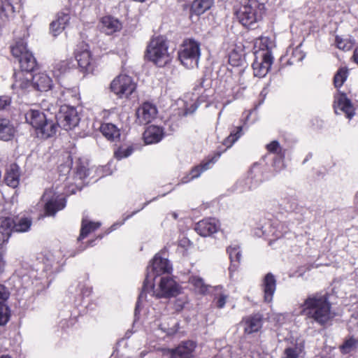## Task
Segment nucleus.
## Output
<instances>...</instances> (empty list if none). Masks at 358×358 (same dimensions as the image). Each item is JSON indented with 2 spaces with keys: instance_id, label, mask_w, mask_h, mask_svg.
Segmentation results:
<instances>
[{
  "instance_id": "obj_1",
  "label": "nucleus",
  "mask_w": 358,
  "mask_h": 358,
  "mask_svg": "<svg viewBox=\"0 0 358 358\" xmlns=\"http://www.w3.org/2000/svg\"><path fill=\"white\" fill-rule=\"evenodd\" d=\"M64 255L61 251L45 252L39 258L41 268H33L24 264L15 271V275L20 285L33 292L38 293L48 286V278L58 273L64 264Z\"/></svg>"
},
{
  "instance_id": "obj_2",
  "label": "nucleus",
  "mask_w": 358,
  "mask_h": 358,
  "mask_svg": "<svg viewBox=\"0 0 358 358\" xmlns=\"http://www.w3.org/2000/svg\"><path fill=\"white\" fill-rule=\"evenodd\" d=\"M301 314L306 316L320 326H325L335 316L326 294L316 293L309 295L300 306Z\"/></svg>"
},
{
  "instance_id": "obj_3",
  "label": "nucleus",
  "mask_w": 358,
  "mask_h": 358,
  "mask_svg": "<svg viewBox=\"0 0 358 358\" xmlns=\"http://www.w3.org/2000/svg\"><path fill=\"white\" fill-rule=\"evenodd\" d=\"M181 287L175 281V280L169 276L161 277L158 285L155 288L154 281L152 286L150 288L145 289V282H143L142 290L139 294L138 301L136 303L135 311L136 312L140 308V304L143 301L147 300L148 295L151 297L155 296L157 299L165 298L169 299L175 297L180 293Z\"/></svg>"
},
{
  "instance_id": "obj_4",
  "label": "nucleus",
  "mask_w": 358,
  "mask_h": 358,
  "mask_svg": "<svg viewBox=\"0 0 358 358\" xmlns=\"http://www.w3.org/2000/svg\"><path fill=\"white\" fill-rule=\"evenodd\" d=\"M26 122L31 125L41 138H48L52 136L57 131V125L49 120L43 111L39 109L31 108L25 113Z\"/></svg>"
},
{
  "instance_id": "obj_5",
  "label": "nucleus",
  "mask_w": 358,
  "mask_h": 358,
  "mask_svg": "<svg viewBox=\"0 0 358 358\" xmlns=\"http://www.w3.org/2000/svg\"><path fill=\"white\" fill-rule=\"evenodd\" d=\"M148 59L159 67H163L172 60L171 54L169 52L167 41L163 36L153 38L147 46Z\"/></svg>"
},
{
  "instance_id": "obj_6",
  "label": "nucleus",
  "mask_w": 358,
  "mask_h": 358,
  "mask_svg": "<svg viewBox=\"0 0 358 358\" xmlns=\"http://www.w3.org/2000/svg\"><path fill=\"white\" fill-rule=\"evenodd\" d=\"M264 8V5L257 0H248L236 11V16L243 26L254 28L262 19Z\"/></svg>"
},
{
  "instance_id": "obj_7",
  "label": "nucleus",
  "mask_w": 358,
  "mask_h": 358,
  "mask_svg": "<svg viewBox=\"0 0 358 358\" xmlns=\"http://www.w3.org/2000/svg\"><path fill=\"white\" fill-rule=\"evenodd\" d=\"M200 55V43L192 38L185 40L178 51V59L187 69L197 67Z\"/></svg>"
},
{
  "instance_id": "obj_8",
  "label": "nucleus",
  "mask_w": 358,
  "mask_h": 358,
  "mask_svg": "<svg viewBox=\"0 0 358 358\" xmlns=\"http://www.w3.org/2000/svg\"><path fill=\"white\" fill-rule=\"evenodd\" d=\"M171 271L172 265L169 259L162 257L161 254H157L147 267V273L143 282L145 289L148 288V286L150 288L152 286V281H155L157 276L170 273Z\"/></svg>"
},
{
  "instance_id": "obj_9",
  "label": "nucleus",
  "mask_w": 358,
  "mask_h": 358,
  "mask_svg": "<svg viewBox=\"0 0 358 358\" xmlns=\"http://www.w3.org/2000/svg\"><path fill=\"white\" fill-rule=\"evenodd\" d=\"M264 180V167L259 163L252 165L244 178L237 182V188L240 192L253 190Z\"/></svg>"
},
{
  "instance_id": "obj_10",
  "label": "nucleus",
  "mask_w": 358,
  "mask_h": 358,
  "mask_svg": "<svg viewBox=\"0 0 358 358\" xmlns=\"http://www.w3.org/2000/svg\"><path fill=\"white\" fill-rule=\"evenodd\" d=\"M41 199L44 203V210L47 216H55L66 206L64 196L54 189H45Z\"/></svg>"
},
{
  "instance_id": "obj_11",
  "label": "nucleus",
  "mask_w": 358,
  "mask_h": 358,
  "mask_svg": "<svg viewBox=\"0 0 358 358\" xmlns=\"http://www.w3.org/2000/svg\"><path fill=\"white\" fill-rule=\"evenodd\" d=\"M136 87L131 77L126 74L119 75L110 83V90L120 98L129 96L135 90Z\"/></svg>"
},
{
  "instance_id": "obj_12",
  "label": "nucleus",
  "mask_w": 358,
  "mask_h": 358,
  "mask_svg": "<svg viewBox=\"0 0 358 358\" xmlns=\"http://www.w3.org/2000/svg\"><path fill=\"white\" fill-rule=\"evenodd\" d=\"M57 119L60 127L65 130H70L76 127L80 121L76 109L74 107L69 106L68 104L61 106Z\"/></svg>"
},
{
  "instance_id": "obj_13",
  "label": "nucleus",
  "mask_w": 358,
  "mask_h": 358,
  "mask_svg": "<svg viewBox=\"0 0 358 358\" xmlns=\"http://www.w3.org/2000/svg\"><path fill=\"white\" fill-rule=\"evenodd\" d=\"M196 343L191 341L182 342L173 349H162V355L169 358H194Z\"/></svg>"
},
{
  "instance_id": "obj_14",
  "label": "nucleus",
  "mask_w": 358,
  "mask_h": 358,
  "mask_svg": "<svg viewBox=\"0 0 358 358\" xmlns=\"http://www.w3.org/2000/svg\"><path fill=\"white\" fill-rule=\"evenodd\" d=\"M256 59L252 64L254 75L256 77L263 78L268 72L273 62L272 54L266 52L265 55L257 54Z\"/></svg>"
},
{
  "instance_id": "obj_15",
  "label": "nucleus",
  "mask_w": 358,
  "mask_h": 358,
  "mask_svg": "<svg viewBox=\"0 0 358 358\" xmlns=\"http://www.w3.org/2000/svg\"><path fill=\"white\" fill-rule=\"evenodd\" d=\"M14 82L12 89L19 95H22L33 87L32 74L23 71H16L14 75Z\"/></svg>"
},
{
  "instance_id": "obj_16",
  "label": "nucleus",
  "mask_w": 358,
  "mask_h": 358,
  "mask_svg": "<svg viewBox=\"0 0 358 358\" xmlns=\"http://www.w3.org/2000/svg\"><path fill=\"white\" fill-rule=\"evenodd\" d=\"M75 57L80 68L86 71H92V58L88 45H79L75 51Z\"/></svg>"
},
{
  "instance_id": "obj_17",
  "label": "nucleus",
  "mask_w": 358,
  "mask_h": 358,
  "mask_svg": "<svg viewBox=\"0 0 358 358\" xmlns=\"http://www.w3.org/2000/svg\"><path fill=\"white\" fill-rule=\"evenodd\" d=\"M157 115L156 106L150 102L143 103L136 111L137 121L141 124L151 122Z\"/></svg>"
},
{
  "instance_id": "obj_18",
  "label": "nucleus",
  "mask_w": 358,
  "mask_h": 358,
  "mask_svg": "<svg viewBox=\"0 0 358 358\" xmlns=\"http://www.w3.org/2000/svg\"><path fill=\"white\" fill-rule=\"evenodd\" d=\"M220 229V223L215 218H206L199 221L195 227L196 231L201 236H208L217 233Z\"/></svg>"
},
{
  "instance_id": "obj_19",
  "label": "nucleus",
  "mask_w": 358,
  "mask_h": 358,
  "mask_svg": "<svg viewBox=\"0 0 358 358\" xmlns=\"http://www.w3.org/2000/svg\"><path fill=\"white\" fill-rule=\"evenodd\" d=\"M220 157V153H217L211 159L206 162H201L199 165L194 166L189 172V175L181 178L178 185L187 183L194 178H199L203 171L210 169L218 160Z\"/></svg>"
},
{
  "instance_id": "obj_20",
  "label": "nucleus",
  "mask_w": 358,
  "mask_h": 358,
  "mask_svg": "<svg viewBox=\"0 0 358 358\" xmlns=\"http://www.w3.org/2000/svg\"><path fill=\"white\" fill-rule=\"evenodd\" d=\"M334 108L336 113H338V110H340L345 114L348 119H351L355 114V108L351 101L344 93H338L335 95Z\"/></svg>"
},
{
  "instance_id": "obj_21",
  "label": "nucleus",
  "mask_w": 358,
  "mask_h": 358,
  "mask_svg": "<svg viewBox=\"0 0 358 358\" xmlns=\"http://www.w3.org/2000/svg\"><path fill=\"white\" fill-rule=\"evenodd\" d=\"M262 286L264 292V301L266 303L271 302L276 289L275 276L271 273H267L263 279Z\"/></svg>"
},
{
  "instance_id": "obj_22",
  "label": "nucleus",
  "mask_w": 358,
  "mask_h": 358,
  "mask_svg": "<svg viewBox=\"0 0 358 358\" xmlns=\"http://www.w3.org/2000/svg\"><path fill=\"white\" fill-rule=\"evenodd\" d=\"M55 96L61 103H74L78 100V90L76 88L59 87L55 92Z\"/></svg>"
},
{
  "instance_id": "obj_23",
  "label": "nucleus",
  "mask_w": 358,
  "mask_h": 358,
  "mask_svg": "<svg viewBox=\"0 0 358 358\" xmlns=\"http://www.w3.org/2000/svg\"><path fill=\"white\" fill-rule=\"evenodd\" d=\"M33 87L40 92H47L52 87V80L45 73H38L32 75Z\"/></svg>"
},
{
  "instance_id": "obj_24",
  "label": "nucleus",
  "mask_w": 358,
  "mask_h": 358,
  "mask_svg": "<svg viewBox=\"0 0 358 358\" xmlns=\"http://www.w3.org/2000/svg\"><path fill=\"white\" fill-rule=\"evenodd\" d=\"M164 132L162 127L155 125L149 126L143 133V139L146 144L159 143L164 137Z\"/></svg>"
},
{
  "instance_id": "obj_25",
  "label": "nucleus",
  "mask_w": 358,
  "mask_h": 358,
  "mask_svg": "<svg viewBox=\"0 0 358 358\" xmlns=\"http://www.w3.org/2000/svg\"><path fill=\"white\" fill-rule=\"evenodd\" d=\"M122 28L121 22L112 16H104L101 20V29L106 34L110 35L119 31Z\"/></svg>"
},
{
  "instance_id": "obj_26",
  "label": "nucleus",
  "mask_w": 358,
  "mask_h": 358,
  "mask_svg": "<svg viewBox=\"0 0 358 358\" xmlns=\"http://www.w3.org/2000/svg\"><path fill=\"white\" fill-rule=\"evenodd\" d=\"M275 47V42L273 39L267 36H262L256 40L255 43V54L265 55L266 52L272 54L273 48Z\"/></svg>"
},
{
  "instance_id": "obj_27",
  "label": "nucleus",
  "mask_w": 358,
  "mask_h": 358,
  "mask_svg": "<svg viewBox=\"0 0 358 358\" xmlns=\"http://www.w3.org/2000/svg\"><path fill=\"white\" fill-rule=\"evenodd\" d=\"M15 128L8 119H0V139L8 141L11 140L15 134Z\"/></svg>"
},
{
  "instance_id": "obj_28",
  "label": "nucleus",
  "mask_w": 358,
  "mask_h": 358,
  "mask_svg": "<svg viewBox=\"0 0 358 358\" xmlns=\"http://www.w3.org/2000/svg\"><path fill=\"white\" fill-rule=\"evenodd\" d=\"M262 326V319L259 315L250 316L244 320V330L247 334L258 331Z\"/></svg>"
},
{
  "instance_id": "obj_29",
  "label": "nucleus",
  "mask_w": 358,
  "mask_h": 358,
  "mask_svg": "<svg viewBox=\"0 0 358 358\" xmlns=\"http://www.w3.org/2000/svg\"><path fill=\"white\" fill-rule=\"evenodd\" d=\"M227 252L229 255L231 265L229 270L236 269L237 264H239L241 259V250L240 245L236 243H231L227 248Z\"/></svg>"
},
{
  "instance_id": "obj_30",
  "label": "nucleus",
  "mask_w": 358,
  "mask_h": 358,
  "mask_svg": "<svg viewBox=\"0 0 358 358\" xmlns=\"http://www.w3.org/2000/svg\"><path fill=\"white\" fill-rule=\"evenodd\" d=\"M100 131L108 140L115 141L120 136V129L113 124L103 123L100 127Z\"/></svg>"
},
{
  "instance_id": "obj_31",
  "label": "nucleus",
  "mask_w": 358,
  "mask_h": 358,
  "mask_svg": "<svg viewBox=\"0 0 358 358\" xmlns=\"http://www.w3.org/2000/svg\"><path fill=\"white\" fill-rule=\"evenodd\" d=\"M20 66L19 71L31 73L36 65V62L32 53H25L23 57L18 59Z\"/></svg>"
},
{
  "instance_id": "obj_32",
  "label": "nucleus",
  "mask_w": 358,
  "mask_h": 358,
  "mask_svg": "<svg viewBox=\"0 0 358 358\" xmlns=\"http://www.w3.org/2000/svg\"><path fill=\"white\" fill-rule=\"evenodd\" d=\"M101 226V223L99 222H91L86 217H83L82 220L80 234L78 237V241H80L88 236L89 234L95 231Z\"/></svg>"
},
{
  "instance_id": "obj_33",
  "label": "nucleus",
  "mask_w": 358,
  "mask_h": 358,
  "mask_svg": "<svg viewBox=\"0 0 358 358\" xmlns=\"http://www.w3.org/2000/svg\"><path fill=\"white\" fill-rule=\"evenodd\" d=\"M13 220L6 217L0 222V245L8 241L11 233Z\"/></svg>"
},
{
  "instance_id": "obj_34",
  "label": "nucleus",
  "mask_w": 358,
  "mask_h": 358,
  "mask_svg": "<svg viewBox=\"0 0 358 358\" xmlns=\"http://www.w3.org/2000/svg\"><path fill=\"white\" fill-rule=\"evenodd\" d=\"M213 4V0H194L191 7V11L196 15H200L210 9Z\"/></svg>"
},
{
  "instance_id": "obj_35",
  "label": "nucleus",
  "mask_w": 358,
  "mask_h": 358,
  "mask_svg": "<svg viewBox=\"0 0 358 358\" xmlns=\"http://www.w3.org/2000/svg\"><path fill=\"white\" fill-rule=\"evenodd\" d=\"M20 181V173L17 167L11 166L5 176L4 182L6 185L15 188L18 186Z\"/></svg>"
},
{
  "instance_id": "obj_36",
  "label": "nucleus",
  "mask_w": 358,
  "mask_h": 358,
  "mask_svg": "<svg viewBox=\"0 0 358 358\" xmlns=\"http://www.w3.org/2000/svg\"><path fill=\"white\" fill-rule=\"evenodd\" d=\"M31 220L28 217H20L15 221L13 220L11 231L26 232L28 231L31 226Z\"/></svg>"
},
{
  "instance_id": "obj_37",
  "label": "nucleus",
  "mask_w": 358,
  "mask_h": 358,
  "mask_svg": "<svg viewBox=\"0 0 358 358\" xmlns=\"http://www.w3.org/2000/svg\"><path fill=\"white\" fill-rule=\"evenodd\" d=\"M189 284L194 287L195 292L205 294L208 291V285H206L202 278L199 275H192L189 278Z\"/></svg>"
},
{
  "instance_id": "obj_38",
  "label": "nucleus",
  "mask_w": 358,
  "mask_h": 358,
  "mask_svg": "<svg viewBox=\"0 0 358 358\" xmlns=\"http://www.w3.org/2000/svg\"><path fill=\"white\" fill-rule=\"evenodd\" d=\"M303 350V345L301 343L292 344L285 349L282 358H299Z\"/></svg>"
},
{
  "instance_id": "obj_39",
  "label": "nucleus",
  "mask_w": 358,
  "mask_h": 358,
  "mask_svg": "<svg viewBox=\"0 0 358 358\" xmlns=\"http://www.w3.org/2000/svg\"><path fill=\"white\" fill-rule=\"evenodd\" d=\"M178 322L174 318H171L168 322L159 324V328L168 336L174 335L178 330Z\"/></svg>"
},
{
  "instance_id": "obj_40",
  "label": "nucleus",
  "mask_w": 358,
  "mask_h": 358,
  "mask_svg": "<svg viewBox=\"0 0 358 358\" xmlns=\"http://www.w3.org/2000/svg\"><path fill=\"white\" fill-rule=\"evenodd\" d=\"M243 134V127L238 126L231 131L229 136L224 140L223 144L227 148H231Z\"/></svg>"
},
{
  "instance_id": "obj_41",
  "label": "nucleus",
  "mask_w": 358,
  "mask_h": 358,
  "mask_svg": "<svg viewBox=\"0 0 358 358\" xmlns=\"http://www.w3.org/2000/svg\"><path fill=\"white\" fill-rule=\"evenodd\" d=\"M11 52L13 57L17 59L23 57L25 53H31L27 48V43L24 40H20L11 47Z\"/></svg>"
},
{
  "instance_id": "obj_42",
  "label": "nucleus",
  "mask_w": 358,
  "mask_h": 358,
  "mask_svg": "<svg viewBox=\"0 0 358 358\" xmlns=\"http://www.w3.org/2000/svg\"><path fill=\"white\" fill-rule=\"evenodd\" d=\"M215 303L217 308H222L225 306L228 295L223 292L222 287H215Z\"/></svg>"
},
{
  "instance_id": "obj_43",
  "label": "nucleus",
  "mask_w": 358,
  "mask_h": 358,
  "mask_svg": "<svg viewBox=\"0 0 358 358\" xmlns=\"http://www.w3.org/2000/svg\"><path fill=\"white\" fill-rule=\"evenodd\" d=\"M70 20L69 14L67 13H60L58 14V17L57 20L53 21L52 22V26L54 28L56 25H58L59 27L58 30H64L66 26L68 24Z\"/></svg>"
},
{
  "instance_id": "obj_44",
  "label": "nucleus",
  "mask_w": 358,
  "mask_h": 358,
  "mask_svg": "<svg viewBox=\"0 0 358 358\" xmlns=\"http://www.w3.org/2000/svg\"><path fill=\"white\" fill-rule=\"evenodd\" d=\"M348 78V69L341 68L338 70L334 78V83L336 87H341Z\"/></svg>"
},
{
  "instance_id": "obj_45",
  "label": "nucleus",
  "mask_w": 358,
  "mask_h": 358,
  "mask_svg": "<svg viewBox=\"0 0 358 358\" xmlns=\"http://www.w3.org/2000/svg\"><path fill=\"white\" fill-rule=\"evenodd\" d=\"M335 43L338 49L344 51L350 50L354 44L351 40L348 38H343L339 36H336Z\"/></svg>"
},
{
  "instance_id": "obj_46",
  "label": "nucleus",
  "mask_w": 358,
  "mask_h": 358,
  "mask_svg": "<svg viewBox=\"0 0 358 358\" xmlns=\"http://www.w3.org/2000/svg\"><path fill=\"white\" fill-rule=\"evenodd\" d=\"M358 347V340L354 338H350L346 340L344 343L341 346V352L347 354L354 350Z\"/></svg>"
},
{
  "instance_id": "obj_47",
  "label": "nucleus",
  "mask_w": 358,
  "mask_h": 358,
  "mask_svg": "<svg viewBox=\"0 0 358 358\" xmlns=\"http://www.w3.org/2000/svg\"><path fill=\"white\" fill-rule=\"evenodd\" d=\"M133 148L131 146L128 147H120L116 151H115L114 155L115 157L120 160L123 158L128 157L130 156L133 152Z\"/></svg>"
},
{
  "instance_id": "obj_48",
  "label": "nucleus",
  "mask_w": 358,
  "mask_h": 358,
  "mask_svg": "<svg viewBox=\"0 0 358 358\" xmlns=\"http://www.w3.org/2000/svg\"><path fill=\"white\" fill-rule=\"evenodd\" d=\"M9 308L5 303H0V326L5 325L9 320Z\"/></svg>"
},
{
  "instance_id": "obj_49",
  "label": "nucleus",
  "mask_w": 358,
  "mask_h": 358,
  "mask_svg": "<svg viewBox=\"0 0 358 358\" xmlns=\"http://www.w3.org/2000/svg\"><path fill=\"white\" fill-rule=\"evenodd\" d=\"M301 44L296 46L292 50V57L290 59L292 61L289 63L292 64L295 62H301L305 57V53L301 49Z\"/></svg>"
},
{
  "instance_id": "obj_50",
  "label": "nucleus",
  "mask_w": 358,
  "mask_h": 358,
  "mask_svg": "<svg viewBox=\"0 0 358 358\" xmlns=\"http://www.w3.org/2000/svg\"><path fill=\"white\" fill-rule=\"evenodd\" d=\"M266 149L269 152L277 154L282 157V149L278 141H273L266 145Z\"/></svg>"
},
{
  "instance_id": "obj_51",
  "label": "nucleus",
  "mask_w": 358,
  "mask_h": 358,
  "mask_svg": "<svg viewBox=\"0 0 358 358\" xmlns=\"http://www.w3.org/2000/svg\"><path fill=\"white\" fill-rule=\"evenodd\" d=\"M71 165L72 159L71 158V156L68 155V161L66 164H61L59 167V170L61 173H62L63 175L66 176L70 172L71 169Z\"/></svg>"
},
{
  "instance_id": "obj_52",
  "label": "nucleus",
  "mask_w": 358,
  "mask_h": 358,
  "mask_svg": "<svg viewBox=\"0 0 358 358\" xmlns=\"http://www.w3.org/2000/svg\"><path fill=\"white\" fill-rule=\"evenodd\" d=\"M75 292L77 294L79 292V294L87 296L89 295L91 292V289L90 287H85L84 285H80V282L76 283V287H75Z\"/></svg>"
},
{
  "instance_id": "obj_53",
  "label": "nucleus",
  "mask_w": 358,
  "mask_h": 358,
  "mask_svg": "<svg viewBox=\"0 0 358 358\" xmlns=\"http://www.w3.org/2000/svg\"><path fill=\"white\" fill-rule=\"evenodd\" d=\"M10 292L8 288L0 284V303H5L6 300L9 298Z\"/></svg>"
},
{
  "instance_id": "obj_54",
  "label": "nucleus",
  "mask_w": 358,
  "mask_h": 358,
  "mask_svg": "<svg viewBox=\"0 0 358 358\" xmlns=\"http://www.w3.org/2000/svg\"><path fill=\"white\" fill-rule=\"evenodd\" d=\"M11 103V99L8 96H0V110L5 109Z\"/></svg>"
},
{
  "instance_id": "obj_55",
  "label": "nucleus",
  "mask_w": 358,
  "mask_h": 358,
  "mask_svg": "<svg viewBox=\"0 0 358 358\" xmlns=\"http://www.w3.org/2000/svg\"><path fill=\"white\" fill-rule=\"evenodd\" d=\"M88 170L85 166H80L77 169L76 174L80 178H84L88 176Z\"/></svg>"
},
{
  "instance_id": "obj_56",
  "label": "nucleus",
  "mask_w": 358,
  "mask_h": 358,
  "mask_svg": "<svg viewBox=\"0 0 358 358\" xmlns=\"http://www.w3.org/2000/svg\"><path fill=\"white\" fill-rule=\"evenodd\" d=\"M136 212H137V211H134V212H133L131 215H129L127 216L126 217H124V218L123 219V220H122L121 222H116V223L113 224L110 227V230H109L108 233H110V231H113V230L116 229L118 227H120V226L122 225V224L124 223V222H125L127 219H129V217H131V216H133V215H134Z\"/></svg>"
},
{
  "instance_id": "obj_57",
  "label": "nucleus",
  "mask_w": 358,
  "mask_h": 358,
  "mask_svg": "<svg viewBox=\"0 0 358 358\" xmlns=\"http://www.w3.org/2000/svg\"><path fill=\"white\" fill-rule=\"evenodd\" d=\"M185 303H186V300L185 299H177L176 302V310H181L183 308L184 305H185Z\"/></svg>"
},
{
  "instance_id": "obj_58",
  "label": "nucleus",
  "mask_w": 358,
  "mask_h": 358,
  "mask_svg": "<svg viewBox=\"0 0 358 358\" xmlns=\"http://www.w3.org/2000/svg\"><path fill=\"white\" fill-rule=\"evenodd\" d=\"M6 262L3 258V256L0 255V278L2 276L5 271Z\"/></svg>"
},
{
  "instance_id": "obj_59",
  "label": "nucleus",
  "mask_w": 358,
  "mask_h": 358,
  "mask_svg": "<svg viewBox=\"0 0 358 358\" xmlns=\"http://www.w3.org/2000/svg\"><path fill=\"white\" fill-rule=\"evenodd\" d=\"M285 231H282L281 230L276 229L273 232H272V235L275 237V239H278L281 238Z\"/></svg>"
},
{
  "instance_id": "obj_60",
  "label": "nucleus",
  "mask_w": 358,
  "mask_h": 358,
  "mask_svg": "<svg viewBox=\"0 0 358 358\" xmlns=\"http://www.w3.org/2000/svg\"><path fill=\"white\" fill-rule=\"evenodd\" d=\"M59 27L58 25H56V27H55L54 28L52 27V23L50 24V31L52 32V34H53L54 36H57L58 34H59L63 30H58V28Z\"/></svg>"
},
{
  "instance_id": "obj_61",
  "label": "nucleus",
  "mask_w": 358,
  "mask_h": 358,
  "mask_svg": "<svg viewBox=\"0 0 358 358\" xmlns=\"http://www.w3.org/2000/svg\"><path fill=\"white\" fill-rule=\"evenodd\" d=\"M190 244V241L187 238H182L179 241V245L182 247L187 246Z\"/></svg>"
},
{
  "instance_id": "obj_62",
  "label": "nucleus",
  "mask_w": 358,
  "mask_h": 358,
  "mask_svg": "<svg viewBox=\"0 0 358 358\" xmlns=\"http://www.w3.org/2000/svg\"><path fill=\"white\" fill-rule=\"evenodd\" d=\"M197 108H198V105H196V103L193 104L191 106V109L188 108V109L186 110L185 114L194 113L196 110Z\"/></svg>"
},
{
  "instance_id": "obj_63",
  "label": "nucleus",
  "mask_w": 358,
  "mask_h": 358,
  "mask_svg": "<svg viewBox=\"0 0 358 358\" xmlns=\"http://www.w3.org/2000/svg\"><path fill=\"white\" fill-rule=\"evenodd\" d=\"M353 57L355 61L358 64V48L354 50Z\"/></svg>"
},
{
  "instance_id": "obj_64",
  "label": "nucleus",
  "mask_w": 358,
  "mask_h": 358,
  "mask_svg": "<svg viewBox=\"0 0 358 358\" xmlns=\"http://www.w3.org/2000/svg\"><path fill=\"white\" fill-rule=\"evenodd\" d=\"M355 203L356 205V207L358 209V192L357 193L356 196H355Z\"/></svg>"
}]
</instances>
